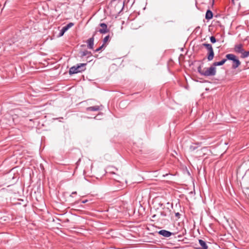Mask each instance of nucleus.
Masks as SVG:
<instances>
[{
    "instance_id": "f257e3e1",
    "label": "nucleus",
    "mask_w": 249,
    "mask_h": 249,
    "mask_svg": "<svg viewBox=\"0 0 249 249\" xmlns=\"http://www.w3.org/2000/svg\"><path fill=\"white\" fill-rule=\"evenodd\" d=\"M118 171V169L113 166H110V175H115V177L113 178L112 181H110V186H111V188H110L112 192H116L118 190H121L122 187V183L120 181L121 177L115 173V171Z\"/></svg>"
},
{
    "instance_id": "f03ea898",
    "label": "nucleus",
    "mask_w": 249,
    "mask_h": 249,
    "mask_svg": "<svg viewBox=\"0 0 249 249\" xmlns=\"http://www.w3.org/2000/svg\"><path fill=\"white\" fill-rule=\"evenodd\" d=\"M197 71L201 75L205 76H213L216 73V68L213 64L210 67L204 68L203 70L199 66L197 68Z\"/></svg>"
},
{
    "instance_id": "7ed1b4c3",
    "label": "nucleus",
    "mask_w": 249,
    "mask_h": 249,
    "mask_svg": "<svg viewBox=\"0 0 249 249\" xmlns=\"http://www.w3.org/2000/svg\"><path fill=\"white\" fill-rule=\"evenodd\" d=\"M87 63H78L71 67L69 70V74L72 76L74 74L82 72L86 70Z\"/></svg>"
},
{
    "instance_id": "20e7f679",
    "label": "nucleus",
    "mask_w": 249,
    "mask_h": 249,
    "mask_svg": "<svg viewBox=\"0 0 249 249\" xmlns=\"http://www.w3.org/2000/svg\"><path fill=\"white\" fill-rule=\"evenodd\" d=\"M111 6H114L115 10L120 13L124 8V1L122 0H111L110 1Z\"/></svg>"
},
{
    "instance_id": "39448f33",
    "label": "nucleus",
    "mask_w": 249,
    "mask_h": 249,
    "mask_svg": "<svg viewBox=\"0 0 249 249\" xmlns=\"http://www.w3.org/2000/svg\"><path fill=\"white\" fill-rule=\"evenodd\" d=\"M225 57L228 59V60L232 61V68L233 69H236L240 65L241 62L235 55L232 53H228L226 55Z\"/></svg>"
},
{
    "instance_id": "423d86ee",
    "label": "nucleus",
    "mask_w": 249,
    "mask_h": 249,
    "mask_svg": "<svg viewBox=\"0 0 249 249\" xmlns=\"http://www.w3.org/2000/svg\"><path fill=\"white\" fill-rule=\"evenodd\" d=\"M202 46L204 47L208 51L207 54L208 61H212L214 56V53L212 45L211 44L208 43H204L202 44Z\"/></svg>"
},
{
    "instance_id": "0eeeda50",
    "label": "nucleus",
    "mask_w": 249,
    "mask_h": 249,
    "mask_svg": "<svg viewBox=\"0 0 249 249\" xmlns=\"http://www.w3.org/2000/svg\"><path fill=\"white\" fill-rule=\"evenodd\" d=\"M121 208L119 205H115V206H110V214L112 218H114L118 216V213L121 212Z\"/></svg>"
},
{
    "instance_id": "6e6552de",
    "label": "nucleus",
    "mask_w": 249,
    "mask_h": 249,
    "mask_svg": "<svg viewBox=\"0 0 249 249\" xmlns=\"http://www.w3.org/2000/svg\"><path fill=\"white\" fill-rule=\"evenodd\" d=\"M73 22H69L68 24H67L66 25L63 26L61 28V29L60 30L59 33H58V35L57 36L58 37L62 36L71 27H72L74 25Z\"/></svg>"
},
{
    "instance_id": "1a4fd4ad",
    "label": "nucleus",
    "mask_w": 249,
    "mask_h": 249,
    "mask_svg": "<svg viewBox=\"0 0 249 249\" xmlns=\"http://www.w3.org/2000/svg\"><path fill=\"white\" fill-rule=\"evenodd\" d=\"M99 26L101 28L97 30V31L99 32L100 34L104 35L109 32V28H107V25L106 23L101 22L99 23Z\"/></svg>"
},
{
    "instance_id": "9d476101",
    "label": "nucleus",
    "mask_w": 249,
    "mask_h": 249,
    "mask_svg": "<svg viewBox=\"0 0 249 249\" xmlns=\"http://www.w3.org/2000/svg\"><path fill=\"white\" fill-rule=\"evenodd\" d=\"M158 234L164 237H169L175 233L165 230H161L158 232Z\"/></svg>"
},
{
    "instance_id": "9b49d317",
    "label": "nucleus",
    "mask_w": 249,
    "mask_h": 249,
    "mask_svg": "<svg viewBox=\"0 0 249 249\" xmlns=\"http://www.w3.org/2000/svg\"><path fill=\"white\" fill-rule=\"evenodd\" d=\"M177 82L178 83L180 87H184L185 89H188L189 87L188 85L187 79H183V80L181 81L180 79H176Z\"/></svg>"
},
{
    "instance_id": "f8f14e48",
    "label": "nucleus",
    "mask_w": 249,
    "mask_h": 249,
    "mask_svg": "<svg viewBox=\"0 0 249 249\" xmlns=\"http://www.w3.org/2000/svg\"><path fill=\"white\" fill-rule=\"evenodd\" d=\"M94 37H91L87 39L86 43L87 44V47L89 49H93L94 46Z\"/></svg>"
},
{
    "instance_id": "ddd939ff",
    "label": "nucleus",
    "mask_w": 249,
    "mask_h": 249,
    "mask_svg": "<svg viewBox=\"0 0 249 249\" xmlns=\"http://www.w3.org/2000/svg\"><path fill=\"white\" fill-rule=\"evenodd\" d=\"M198 243L200 246V247L196 248L195 249H208V246L205 241L202 239H199Z\"/></svg>"
},
{
    "instance_id": "4468645a",
    "label": "nucleus",
    "mask_w": 249,
    "mask_h": 249,
    "mask_svg": "<svg viewBox=\"0 0 249 249\" xmlns=\"http://www.w3.org/2000/svg\"><path fill=\"white\" fill-rule=\"evenodd\" d=\"M102 106H95L88 107L86 108L87 111H96L101 110Z\"/></svg>"
},
{
    "instance_id": "2eb2a0df",
    "label": "nucleus",
    "mask_w": 249,
    "mask_h": 249,
    "mask_svg": "<svg viewBox=\"0 0 249 249\" xmlns=\"http://www.w3.org/2000/svg\"><path fill=\"white\" fill-rule=\"evenodd\" d=\"M213 12L211 10L208 9L205 14V18L207 20H209L213 18Z\"/></svg>"
},
{
    "instance_id": "dca6fc26",
    "label": "nucleus",
    "mask_w": 249,
    "mask_h": 249,
    "mask_svg": "<svg viewBox=\"0 0 249 249\" xmlns=\"http://www.w3.org/2000/svg\"><path fill=\"white\" fill-rule=\"evenodd\" d=\"M228 60L227 57L222 59L220 61L214 62L213 63V66L215 67L216 66H220L223 65L225 62Z\"/></svg>"
},
{
    "instance_id": "f3484780",
    "label": "nucleus",
    "mask_w": 249,
    "mask_h": 249,
    "mask_svg": "<svg viewBox=\"0 0 249 249\" xmlns=\"http://www.w3.org/2000/svg\"><path fill=\"white\" fill-rule=\"evenodd\" d=\"M234 49L236 52L238 53H241L242 54L244 51V50L243 49V45L242 44L235 45Z\"/></svg>"
},
{
    "instance_id": "a211bd4d",
    "label": "nucleus",
    "mask_w": 249,
    "mask_h": 249,
    "mask_svg": "<svg viewBox=\"0 0 249 249\" xmlns=\"http://www.w3.org/2000/svg\"><path fill=\"white\" fill-rule=\"evenodd\" d=\"M119 61V59H113L112 61H114V62H112L110 66V69L111 68L113 71H115L117 70L118 65L117 64V61Z\"/></svg>"
},
{
    "instance_id": "6ab92c4d",
    "label": "nucleus",
    "mask_w": 249,
    "mask_h": 249,
    "mask_svg": "<svg viewBox=\"0 0 249 249\" xmlns=\"http://www.w3.org/2000/svg\"><path fill=\"white\" fill-rule=\"evenodd\" d=\"M79 53L81 54L80 57L83 58L84 56H85L87 55H89V54H91V53H92L91 52L89 51L88 50H84V51H80L79 52Z\"/></svg>"
},
{
    "instance_id": "aec40b11",
    "label": "nucleus",
    "mask_w": 249,
    "mask_h": 249,
    "mask_svg": "<svg viewBox=\"0 0 249 249\" xmlns=\"http://www.w3.org/2000/svg\"><path fill=\"white\" fill-rule=\"evenodd\" d=\"M199 143H195L194 145H191L190 146L189 149L193 151L196 149L199 146Z\"/></svg>"
},
{
    "instance_id": "412c9836",
    "label": "nucleus",
    "mask_w": 249,
    "mask_h": 249,
    "mask_svg": "<svg viewBox=\"0 0 249 249\" xmlns=\"http://www.w3.org/2000/svg\"><path fill=\"white\" fill-rule=\"evenodd\" d=\"M106 45H105L104 44H103L102 45H101L99 47L97 48V49H96L95 50H94V52H99L101 50H102L103 49H104L106 47Z\"/></svg>"
},
{
    "instance_id": "4be33fe9",
    "label": "nucleus",
    "mask_w": 249,
    "mask_h": 249,
    "mask_svg": "<svg viewBox=\"0 0 249 249\" xmlns=\"http://www.w3.org/2000/svg\"><path fill=\"white\" fill-rule=\"evenodd\" d=\"M196 79L192 78V80L195 82H200V83H207L209 84H212V82L208 81L207 80L199 81L198 80H195Z\"/></svg>"
},
{
    "instance_id": "5701e85b",
    "label": "nucleus",
    "mask_w": 249,
    "mask_h": 249,
    "mask_svg": "<svg viewBox=\"0 0 249 249\" xmlns=\"http://www.w3.org/2000/svg\"><path fill=\"white\" fill-rule=\"evenodd\" d=\"M249 56V51H245L243 52L242 54V58H246Z\"/></svg>"
},
{
    "instance_id": "b1692460",
    "label": "nucleus",
    "mask_w": 249,
    "mask_h": 249,
    "mask_svg": "<svg viewBox=\"0 0 249 249\" xmlns=\"http://www.w3.org/2000/svg\"><path fill=\"white\" fill-rule=\"evenodd\" d=\"M210 40L212 43L213 44L217 42V39L214 36H211L210 37Z\"/></svg>"
},
{
    "instance_id": "393cba45",
    "label": "nucleus",
    "mask_w": 249,
    "mask_h": 249,
    "mask_svg": "<svg viewBox=\"0 0 249 249\" xmlns=\"http://www.w3.org/2000/svg\"><path fill=\"white\" fill-rule=\"evenodd\" d=\"M109 40V34L107 35L103 39V44H105L106 42H107Z\"/></svg>"
},
{
    "instance_id": "a878e982",
    "label": "nucleus",
    "mask_w": 249,
    "mask_h": 249,
    "mask_svg": "<svg viewBox=\"0 0 249 249\" xmlns=\"http://www.w3.org/2000/svg\"><path fill=\"white\" fill-rule=\"evenodd\" d=\"M92 57H93L92 53L87 57V62H90L92 61V59H91Z\"/></svg>"
},
{
    "instance_id": "bb28decb",
    "label": "nucleus",
    "mask_w": 249,
    "mask_h": 249,
    "mask_svg": "<svg viewBox=\"0 0 249 249\" xmlns=\"http://www.w3.org/2000/svg\"><path fill=\"white\" fill-rule=\"evenodd\" d=\"M159 205L160 207H161V208H162V209H167V210H169V208H166L165 207V206H164L162 203H160L159 204Z\"/></svg>"
},
{
    "instance_id": "cd10ccee",
    "label": "nucleus",
    "mask_w": 249,
    "mask_h": 249,
    "mask_svg": "<svg viewBox=\"0 0 249 249\" xmlns=\"http://www.w3.org/2000/svg\"><path fill=\"white\" fill-rule=\"evenodd\" d=\"M160 214L161 216H162L163 217H165L167 216V214H166V212L164 211L160 212Z\"/></svg>"
},
{
    "instance_id": "c85d7f7f",
    "label": "nucleus",
    "mask_w": 249,
    "mask_h": 249,
    "mask_svg": "<svg viewBox=\"0 0 249 249\" xmlns=\"http://www.w3.org/2000/svg\"><path fill=\"white\" fill-rule=\"evenodd\" d=\"M175 216L178 218V219H179L180 218V214L178 212L175 213Z\"/></svg>"
},
{
    "instance_id": "c756f323",
    "label": "nucleus",
    "mask_w": 249,
    "mask_h": 249,
    "mask_svg": "<svg viewBox=\"0 0 249 249\" xmlns=\"http://www.w3.org/2000/svg\"><path fill=\"white\" fill-rule=\"evenodd\" d=\"M117 202V200L116 198H114L112 200V203L110 204V205H112V204H115V203H116Z\"/></svg>"
},
{
    "instance_id": "7c9ffc66",
    "label": "nucleus",
    "mask_w": 249,
    "mask_h": 249,
    "mask_svg": "<svg viewBox=\"0 0 249 249\" xmlns=\"http://www.w3.org/2000/svg\"><path fill=\"white\" fill-rule=\"evenodd\" d=\"M76 194H77V192H75H75H73L71 193V196H72V195Z\"/></svg>"
},
{
    "instance_id": "2f4dec72",
    "label": "nucleus",
    "mask_w": 249,
    "mask_h": 249,
    "mask_svg": "<svg viewBox=\"0 0 249 249\" xmlns=\"http://www.w3.org/2000/svg\"><path fill=\"white\" fill-rule=\"evenodd\" d=\"M249 36H247V37H246V38H245V40H248V39H249Z\"/></svg>"
},
{
    "instance_id": "473e14b6",
    "label": "nucleus",
    "mask_w": 249,
    "mask_h": 249,
    "mask_svg": "<svg viewBox=\"0 0 249 249\" xmlns=\"http://www.w3.org/2000/svg\"><path fill=\"white\" fill-rule=\"evenodd\" d=\"M156 215L155 214H154L153 215H152V217L153 218H155V217H156Z\"/></svg>"
},
{
    "instance_id": "72a5a7b5",
    "label": "nucleus",
    "mask_w": 249,
    "mask_h": 249,
    "mask_svg": "<svg viewBox=\"0 0 249 249\" xmlns=\"http://www.w3.org/2000/svg\"><path fill=\"white\" fill-rule=\"evenodd\" d=\"M178 237H179V238L181 237V235H178Z\"/></svg>"
},
{
    "instance_id": "f704fd0d",
    "label": "nucleus",
    "mask_w": 249,
    "mask_h": 249,
    "mask_svg": "<svg viewBox=\"0 0 249 249\" xmlns=\"http://www.w3.org/2000/svg\"><path fill=\"white\" fill-rule=\"evenodd\" d=\"M110 28H111V26L110 25ZM111 36L110 35V37H109L110 39H111Z\"/></svg>"
},
{
    "instance_id": "c9c22d12",
    "label": "nucleus",
    "mask_w": 249,
    "mask_h": 249,
    "mask_svg": "<svg viewBox=\"0 0 249 249\" xmlns=\"http://www.w3.org/2000/svg\"><path fill=\"white\" fill-rule=\"evenodd\" d=\"M205 89H206V90H208L209 89L208 88H206Z\"/></svg>"
},
{
    "instance_id": "e433bc0d",
    "label": "nucleus",
    "mask_w": 249,
    "mask_h": 249,
    "mask_svg": "<svg viewBox=\"0 0 249 249\" xmlns=\"http://www.w3.org/2000/svg\"><path fill=\"white\" fill-rule=\"evenodd\" d=\"M81 78H84V75H83Z\"/></svg>"
},
{
    "instance_id": "4c0bfd02",
    "label": "nucleus",
    "mask_w": 249,
    "mask_h": 249,
    "mask_svg": "<svg viewBox=\"0 0 249 249\" xmlns=\"http://www.w3.org/2000/svg\"><path fill=\"white\" fill-rule=\"evenodd\" d=\"M214 0H212L213 3H214Z\"/></svg>"
},
{
    "instance_id": "58836bf2",
    "label": "nucleus",
    "mask_w": 249,
    "mask_h": 249,
    "mask_svg": "<svg viewBox=\"0 0 249 249\" xmlns=\"http://www.w3.org/2000/svg\"><path fill=\"white\" fill-rule=\"evenodd\" d=\"M107 8H109V6L107 5Z\"/></svg>"
},
{
    "instance_id": "ea45409f",
    "label": "nucleus",
    "mask_w": 249,
    "mask_h": 249,
    "mask_svg": "<svg viewBox=\"0 0 249 249\" xmlns=\"http://www.w3.org/2000/svg\"><path fill=\"white\" fill-rule=\"evenodd\" d=\"M198 28H199V26H198V27H197V29H198Z\"/></svg>"
},
{
    "instance_id": "a19ab883",
    "label": "nucleus",
    "mask_w": 249,
    "mask_h": 249,
    "mask_svg": "<svg viewBox=\"0 0 249 249\" xmlns=\"http://www.w3.org/2000/svg\"><path fill=\"white\" fill-rule=\"evenodd\" d=\"M198 28H199V26H198V27H197V29H198Z\"/></svg>"
},
{
    "instance_id": "79ce46f5",
    "label": "nucleus",
    "mask_w": 249,
    "mask_h": 249,
    "mask_svg": "<svg viewBox=\"0 0 249 249\" xmlns=\"http://www.w3.org/2000/svg\"><path fill=\"white\" fill-rule=\"evenodd\" d=\"M111 35H112V36H113V33L112 32L111 33Z\"/></svg>"
},
{
    "instance_id": "37998d69",
    "label": "nucleus",
    "mask_w": 249,
    "mask_h": 249,
    "mask_svg": "<svg viewBox=\"0 0 249 249\" xmlns=\"http://www.w3.org/2000/svg\"><path fill=\"white\" fill-rule=\"evenodd\" d=\"M170 203L168 202V203H167V205H169Z\"/></svg>"
}]
</instances>
